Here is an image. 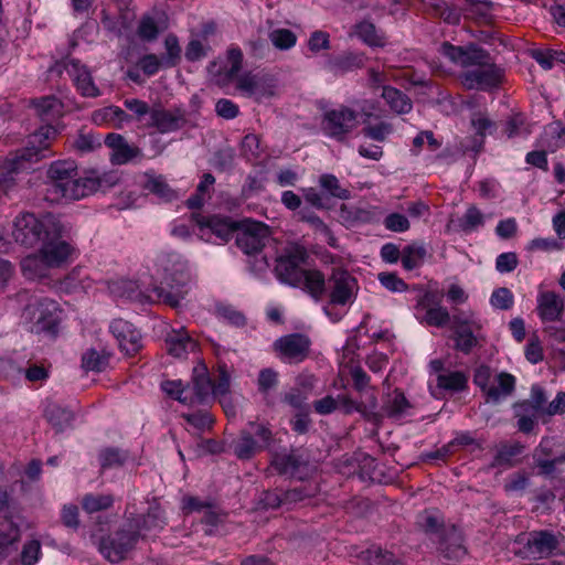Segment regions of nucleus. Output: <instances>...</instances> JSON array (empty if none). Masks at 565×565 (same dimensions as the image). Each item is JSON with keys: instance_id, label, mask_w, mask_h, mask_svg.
Wrapping results in <instances>:
<instances>
[{"instance_id": "obj_1", "label": "nucleus", "mask_w": 565, "mask_h": 565, "mask_svg": "<svg viewBox=\"0 0 565 565\" xmlns=\"http://www.w3.org/2000/svg\"><path fill=\"white\" fill-rule=\"evenodd\" d=\"M243 66V52L238 47H230L226 52V64L220 66L216 61L210 63L207 71L214 83L224 87L236 79V88L257 103L277 95V81L269 74L246 72L238 75Z\"/></svg>"}, {"instance_id": "obj_2", "label": "nucleus", "mask_w": 565, "mask_h": 565, "mask_svg": "<svg viewBox=\"0 0 565 565\" xmlns=\"http://www.w3.org/2000/svg\"><path fill=\"white\" fill-rule=\"evenodd\" d=\"M96 170L85 171L82 175L75 160L53 161L46 170V193L52 200L75 201L96 192L104 182Z\"/></svg>"}, {"instance_id": "obj_3", "label": "nucleus", "mask_w": 565, "mask_h": 565, "mask_svg": "<svg viewBox=\"0 0 565 565\" xmlns=\"http://www.w3.org/2000/svg\"><path fill=\"white\" fill-rule=\"evenodd\" d=\"M78 250L74 244L62 238V232L50 235L42 242L41 247L21 263V271L29 280L49 277L51 269H58L74 262Z\"/></svg>"}, {"instance_id": "obj_4", "label": "nucleus", "mask_w": 565, "mask_h": 565, "mask_svg": "<svg viewBox=\"0 0 565 565\" xmlns=\"http://www.w3.org/2000/svg\"><path fill=\"white\" fill-rule=\"evenodd\" d=\"M63 231L61 223L51 215L38 217L32 213L18 215L13 223L12 237L25 247L42 243L45 237Z\"/></svg>"}, {"instance_id": "obj_5", "label": "nucleus", "mask_w": 565, "mask_h": 565, "mask_svg": "<svg viewBox=\"0 0 565 565\" xmlns=\"http://www.w3.org/2000/svg\"><path fill=\"white\" fill-rule=\"evenodd\" d=\"M162 390L171 397L184 404H204L209 402L211 382L207 369L199 364L193 370L192 384L184 386L181 381H164Z\"/></svg>"}, {"instance_id": "obj_6", "label": "nucleus", "mask_w": 565, "mask_h": 565, "mask_svg": "<svg viewBox=\"0 0 565 565\" xmlns=\"http://www.w3.org/2000/svg\"><path fill=\"white\" fill-rule=\"evenodd\" d=\"M360 113L345 105L328 108L323 111L320 120L322 132L338 141H343L353 130L359 127Z\"/></svg>"}, {"instance_id": "obj_7", "label": "nucleus", "mask_w": 565, "mask_h": 565, "mask_svg": "<svg viewBox=\"0 0 565 565\" xmlns=\"http://www.w3.org/2000/svg\"><path fill=\"white\" fill-rule=\"evenodd\" d=\"M57 303L49 298H32L22 311L21 319L31 332L51 331L56 326Z\"/></svg>"}, {"instance_id": "obj_8", "label": "nucleus", "mask_w": 565, "mask_h": 565, "mask_svg": "<svg viewBox=\"0 0 565 565\" xmlns=\"http://www.w3.org/2000/svg\"><path fill=\"white\" fill-rule=\"evenodd\" d=\"M308 258L307 249L298 244L288 245L276 259L277 278L292 287H300V278L306 269L301 265Z\"/></svg>"}, {"instance_id": "obj_9", "label": "nucleus", "mask_w": 565, "mask_h": 565, "mask_svg": "<svg viewBox=\"0 0 565 565\" xmlns=\"http://www.w3.org/2000/svg\"><path fill=\"white\" fill-rule=\"evenodd\" d=\"M459 78L467 89L488 90L500 84L502 73L494 64L490 63L489 55L483 50V58L480 63L471 64L460 74Z\"/></svg>"}, {"instance_id": "obj_10", "label": "nucleus", "mask_w": 565, "mask_h": 565, "mask_svg": "<svg viewBox=\"0 0 565 565\" xmlns=\"http://www.w3.org/2000/svg\"><path fill=\"white\" fill-rule=\"evenodd\" d=\"M443 297L440 290H427L418 297L415 308L422 323L441 328L450 321L447 308L441 306Z\"/></svg>"}, {"instance_id": "obj_11", "label": "nucleus", "mask_w": 565, "mask_h": 565, "mask_svg": "<svg viewBox=\"0 0 565 565\" xmlns=\"http://www.w3.org/2000/svg\"><path fill=\"white\" fill-rule=\"evenodd\" d=\"M273 349L276 355L285 363L298 364L309 358L311 340L302 333H291L278 338Z\"/></svg>"}, {"instance_id": "obj_12", "label": "nucleus", "mask_w": 565, "mask_h": 565, "mask_svg": "<svg viewBox=\"0 0 565 565\" xmlns=\"http://www.w3.org/2000/svg\"><path fill=\"white\" fill-rule=\"evenodd\" d=\"M269 235V227L264 223L244 221L238 224L235 243L244 254L254 255L264 248Z\"/></svg>"}, {"instance_id": "obj_13", "label": "nucleus", "mask_w": 565, "mask_h": 565, "mask_svg": "<svg viewBox=\"0 0 565 565\" xmlns=\"http://www.w3.org/2000/svg\"><path fill=\"white\" fill-rule=\"evenodd\" d=\"M138 539L139 535L136 531H116L100 541L99 552L109 562L119 563L128 557Z\"/></svg>"}, {"instance_id": "obj_14", "label": "nucleus", "mask_w": 565, "mask_h": 565, "mask_svg": "<svg viewBox=\"0 0 565 565\" xmlns=\"http://www.w3.org/2000/svg\"><path fill=\"white\" fill-rule=\"evenodd\" d=\"M57 137L58 130L54 126H41L29 137V146L15 154L17 159L23 163L40 160L45 157L42 152L50 149Z\"/></svg>"}, {"instance_id": "obj_15", "label": "nucleus", "mask_w": 565, "mask_h": 565, "mask_svg": "<svg viewBox=\"0 0 565 565\" xmlns=\"http://www.w3.org/2000/svg\"><path fill=\"white\" fill-rule=\"evenodd\" d=\"M332 290L330 300L335 305H347L352 301L358 290L356 279L342 268H333L330 276Z\"/></svg>"}, {"instance_id": "obj_16", "label": "nucleus", "mask_w": 565, "mask_h": 565, "mask_svg": "<svg viewBox=\"0 0 565 565\" xmlns=\"http://www.w3.org/2000/svg\"><path fill=\"white\" fill-rule=\"evenodd\" d=\"M104 142L110 149L109 160L115 166H122L142 157L141 149L135 143H129L120 134H107Z\"/></svg>"}, {"instance_id": "obj_17", "label": "nucleus", "mask_w": 565, "mask_h": 565, "mask_svg": "<svg viewBox=\"0 0 565 565\" xmlns=\"http://www.w3.org/2000/svg\"><path fill=\"white\" fill-rule=\"evenodd\" d=\"M109 330L125 354L135 355L141 349L140 332L129 321L114 319L110 322Z\"/></svg>"}, {"instance_id": "obj_18", "label": "nucleus", "mask_w": 565, "mask_h": 565, "mask_svg": "<svg viewBox=\"0 0 565 565\" xmlns=\"http://www.w3.org/2000/svg\"><path fill=\"white\" fill-rule=\"evenodd\" d=\"M175 284H171L169 280L161 281L160 285L153 286L149 290L148 297L151 301L158 303H164L172 308L179 306L180 301L188 294L185 287V280L183 275H180L178 279H174Z\"/></svg>"}, {"instance_id": "obj_19", "label": "nucleus", "mask_w": 565, "mask_h": 565, "mask_svg": "<svg viewBox=\"0 0 565 565\" xmlns=\"http://www.w3.org/2000/svg\"><path fill=\"white\" fill-rule=\"evenodd\" d=\"M64 68L72 77L77 90L85 97H97L100 92L95 85L90 72L77 60H68Z\"/></svg>"}, {"instance_id": "obj_20", "label": "nucleus", "mask_w": 565, "mask_h": 565, "mask_svg": "<svg viewBox=\"0 0 565 565\" xmlns=\"http://www.w3.org/2000/svg\"><path fill=\"white\" fill-rule=\"evenodd\" d=\"M440 52L450 62L465 68V71L469 68L471 64L480 63L481 58H483V50L475 45L456 46L449 42H444Z\"/></svg>"}, {"instance_id": "obj_21", "label": "nucleus", "mask_w": 565, "mask_h": 565, "mask_svg": "<svg viewBox=\"0 0 565 565\" xmlns=\"http://www.w3.org/2000/svg\"><path fill=\"white\" fill-rule=\"evenodd\" d=\"M558 544V537L554 533L546 530L532 531L529 533L525 548L534 558H542L552 555Z\"/></svg>"}, {"instance_id": "obj_22", "label": "nucleus", "mask_w": 565, "mask_h": 565, "mask_svg": "<svg viewBox=\"0 0 565 565\" xmlns=\"http://www.w3.org/2000/svg\"><path fill=\"white\" fill-rule=\"evenodd\" d=\"M536 311L543 322H554L562 318L564 300L554 291L540 290Z\"/></svg>"}, {"instance_id": "obj_23", "label": "nucleus", "mask_w": 565, "mask_h": 565, "mask_svg": "<svg viewBox=\"0 0 565 565\" xmlns=\"http://www.w3.org/2000/svg\"><path fill=\"white\" fill-rule=\"evenodd\" d=\"M151 126L161 134L175 131L182 128L186 121L184 110L173 109H152L150 113Z\"/></svg>"}, {"instance_id": "obj_24", "label": "nucleus", "mask_w": 565, "mask_h": 565, "mask_svg": "<svg viewBox=\"0 0 565 565\" xmlns=\"http://www.w3.org/2000/svg\"><path fill=\"white\" fill-rule=\"evenodd\" d=\"M169 354L175 358H185L189 353L196 352L199 343L184 327L172 330L166 339Z\"/></svg>"}, {"instance_id": "obj_25", "label": "nucleus", "mask_w": 565, "mask_h": 565, "mask_svg": "<svg viewBox=\"0 0 565 565\" xmlns=\"http://www.w3.org/2000/svg\"><path fill=\"white\" fill-rule=\"evenodd\" d=\"M195 220L201 228H209L216 237L223 242H228L234 234L236 235V231L239 224L228 217L218 216L205 217L198 215Z\"/></svg>"}, {"instance_id": "obj_26", "label": "nucleus", "mask_w": 565, "mask_h": 565, "mask_svg": "<svg viewBox=\"0 0 565 565\" xmlns=\"http://www.w3.org/2000/svg\"><path fill=\"white\" fill-rule=\"evenodd\" d=\"M471 127L475 129L477 137L472 140L471 147L462 145V151L466 153L468 151H473L476 153L480 152L484 137L487 134H491L495 129V124L490 119L488 114L483 111H476L471 115Z\"/></svg>"}, {"instance_id": "obj_27", "label": "nucleus", "mask_w": 565, "mask_h": 565, "mask_svg": "<svg viewBox=\"0 0 565 565\" xmlns=\"http://www.w3.org/2000/svg\"><path fill=\"white\" fill-rule=\"evenodd\" d=\"M516 380L508 372H500L494 375L491 388L487 397V402L498 403L499 401L510 396L515 388Z\"/></svg>"}, {"instance_id": "obj_28", "label": "nucleus", "mask_w": 565, "mask_h": 565, "mask_svg": "<svg viewBox=\"0 0 565 565\" xmlns=\"http://www.w3.org/2000/svg\"><path fill=\"white\" fill-rule=\"evenodd\" d=\"M315 300H320L326 292V277L318 269H306L300 278V287Z\"/></svg>"}, {"instance_id": "obj_29", "label": "nucleus", "mask_w": 565, "mask_h": 565, "mask_svg": "<svg viewBox=\"0 0 565 565\" xmlns=\"http://www.w3.org/2000/svg\"><path fill=\"white\" fill-rule=\"evenodd\" d=\"M352 34L369 46L383 47L386 45L385 34L367 20L354 24Z\"/></svg>"}, {"instance_id": "obj_30", "label": "nucleus", "mask_w": 565, "mask_h": 565, "mask_svg": "<svg viewBox=\"0 0 565 565\" xmlns=\"http://www.w3.org/2000/svg\"><path fill=\"white\" fill-rule=\"evenodd\" d=\"M92 119L97 125H107L120 129L130 120V117L121 108L108 106L95 110L92 115Z\"/></svg>"}, {"instance_id": "obj_31", "label": "nucleus", "mask_w": 565, "mask_h": 565, "mask_svg": "<svg viewBox=\"0 0 565 565\" xmlns=\"http://www.w3.org/2000/svg\"><path fill=\"white\" fill-rule=\"evenodd\" d=\"M21 539V532L13 522L0 525V562L9 557L15 551V544Z\"/></svg>"}, {"instance_id": "obj_32", "label": "nucleus", "mask_w": 565, "mask_h": 565, "mask_svg": "<svg viewBox=\"0 0 565 565\" xmlns=\"http://www.w3.org/2000/svg\"><path fill=\"white\" fill-rule=\"evenodd\" d=\"M143 189L156 194L163 201H172L177 198L174 190L170 188L166 179L161 174H156L151 171L145 172Z\"/></svg>"}, {"instance_id": "obj_33", "label": "nucleus", "mask_w": 565, "mask_h": 565, "mask_svg": "<svg viewBox=\"0 0 565 565\" xmlns=\"http://www.w3.org/2000/svg\"><path fill=\"white\" fill-rule=\"evenodd\" d=\"M264 449V445H260L252 436V431L243 429L239 437L234 443V454L239 459H250L256 454Z\"/></svg>"}, {"instance_id": "obj_34", "label": "nucleus", "mask_w": 565, "mask_h": 565, "mask_svg": "<svg viewBox=\"0 0 565 565\" xmlns=\"http://www.w3.org/2000/svg\"><path fill=\"white\" fill-rule=\"evenodd\" d=\"M166 29L167 25L162 18L145 14L139 20L137 34L141 40L150 42L156 40L159 33Z\"/></svg>"}, {"instance_id": "obj_35", "label": "nucleus", "mask_w": 565, "mask_h": 565, "mask_svg": "<svg viewBox=\"0 0 565 565\" xmlns=\"http://www.w3.org/2000/svg\"><path fill=\"white\" fill-rule=\"evenodd\" d=\"M339 405L342 406L344 414H352L353 412H358L365 417H370L373 415L375 408L377 407V398L373 393L367 403L355 402L348 395H339L338 396Z\"/></svg>"}, {"instance_id": "obj_36", "label": "nucleus", "mask_w": 565, "mask_h": 565, "mask_svg": "<svg viewBox=\"0 0 565 565\" xmlns=\"http://www.w3.org/2000/svg\"><path fill=\"white\" fill-rule=\"evenodd\" d=\"M411 408V404L403 394L396 390L392 395H388L383 405L384 414L390 418H401Z\"/></svg>"}, {"instance_id": "obj_37", "label": "nucleus", "mask_w": 565, "mask_h": 565, "mask_svg": "<svg viewBox=\"0 0 565 565\" xmlns=\"http://www.w3.org/2000/svg\"><path fill=\"white\" fill-rule=\"evenodd\" d=\"M38 115L43 121L55 120L63 115V104L54 96H46L35 103Z\"/></svg>"}, {"instance_id": "obj_38", "label": "nucleus", "mask_w": 565, "mask_h": 565, "mask_svg": "<svg viewBox=\"0 0 565 565\" xmlns=\"http://www.w3.org/2000/svg\"><path fill=\"white\" fill-rule=\"evenodd\" d=\"M391 109L397 114H406L412 109V102L406 94L392 86H385L382 92Z\"/></svg>"}, {"instance_id": "obj_39", "label": "nucleus", "mask_w": 565, "mask_h": 565, "mask_svg": "<svg viewBox=\"0 0 565 565\" xmlns=\"http://www.w3.org/2000/svg\"><path fill=\"white\" fill-rule=\"evenodd\" d=\"M437 387L449 392L466 390L468 376L462 371H447L437 376Z\"/></svg>"}, {"instance_id": "obj_40", "label": "nucleus", "mask_w": 565, "mask_h": 565, "mask_svg": "<svg viewBox=\"0 0 565 565\" xmlns=\"http://www.w3.org/2000/svg\"><path fill=\"white\" fill-rule=\"evenodd\" d=\"M210 50L205 34H192L185 46L184 56L189 62H198L206 57Z\"/></svg>"}, {"instance_id": "obj_41", "label": "nucleus", "mask_w": 565, "mask_h": 565, "mask_svg": "<svg viewBox=\"0 0 565 565\" xmlns=\"http://www.w3.org/2000/svg\"><path fill=\"white\" fill-rule=\"evenodd\" d=\"M546 403L545 393L542 387L535 385L531 388L530 398L523 401L516 405V409H521L524 413L532 412L534 415L544 417L543 411Z\"/></svg>"}, {"instance_id": "obj_42", "label": "nucleus", "mask_w": 565, "mask_h": 565, "mask_svg": "<svg viewBox=\"0 0 565 565\" xmlns=\"http://www.w3.org/2000/svg\"><path fill=\"white\" fill-rule=\"evenodd\" d=\"M427 250L423 245L419 244H411L403 248L402 250V265L406 270L415 269L425 260Z\"/></svg>"}, {"instance_id": "obj_43", "label": "nucleus", "mask_w": 565, "mask_h": 565, "mask_svg": "<svg viewBox=\"0 0 565 565\" xmlns=\"http://www.w3.org/2000/svg\"><path fill=\"white\" fill-rule=\"evenodd\" d=\"M114 497L111 494L87 493L83 497L81 504L85 512L92 514L108 510L113 507Z\"/></svg>"}, {"instance_id": "obj_44", "label": "nucleus", "mask_w": 565, "mask_h": 565, "mask_svg": "<svg viewBox=\"0 0 565 565\" xmlns=\"http://www.w3.org/2000/svg\"><path fill=\"white\" fill-rule=\"evenodd\" d=\"M181 417L189 424L194 433H203L212 428L214 424L213 416L206 411L201 409L193 413H184Z\"/></svg>"}, {"instance_id": "obj_45", "label": "nucleus", "mask_w": 565, "mask_h": 565, "mask_svg": "<svg viewBox=\"0 0 565 565\" xmlns=\"http://www.w3.org/2000/svg\"><path fill=\"white\" fill-rule=\"evenodd\" d=\"M211 391L209 401L213 396L225 397L230 391L231 374L226 364H220L217 366V374L214 380H211Z\"/></svg>"}, {"instance_id": "obj_46", "label": "nucleus", "mask_w": 565, "mask_h": 565, "mask_svg": "<svg viewBox=\"0 0 565 565\" xmlns=\"http://www.w3.org/2000/svg\"><path fill=\"white\" fill-rule=\"evenodd\" d=\"M110 353L98 352L94 349L87 350L82 358V365L88 371L100 372L108 365Z\"/></svg>"}, {"instance_id": "obj_47", "label": "nucleus", "mask_w": 565, "mask_h": 565, "mask_svg": "<svg viewBox=\"0 0 565 565\" xmlns=\"http://www.w3.org/2000/svg\"><path fill=\"white\" fill-rule=\"evenodd\" d=\"M23 168V162L14 157L8 160L7 171L0 172V198L15 185L14 174Z\"/></svg>"}, {"instance_id": "obj_48", "label": "nucleus", "mask_w": 565, "mask_h": 565, "mask_svg": "<svg viewBox=\"0 0 565 565\" xmlns=\"http://www.w3.org/2000/svg\"><path fill=\"white\" fill-rule=\"evenodd\" d=\"M166 56L163 57V66L175 67L181 62V46L175 34L170 33L164 39Z\"/></svg>"}, {"instance_id": "obj_49", "label": "nucleus", "mask_w": 565, "mask_h": 565, "mask_svg": "<svg viewBox=\"0 0 565 565\" xmlns=\"http://www.w3.org/2000/svg\"><path fill=\"white\" fill-rule=\"evenodd\" d=\"M366 561L370 565H404L401 557L394 553L382 550L380 547H373L366 551Z\"/></svg>"}, {"instance_id": "obj_50", "label": "nucleus", "mask_w": 565, "mask_h": 565, "mask_svg": "<svg viewBox=\"0 0 565 565\" xmlns=\"http://www.w3.org/2000/svg\"><path fill=\"white\" fill-rule=\"evenodd\" d=\"M475 439L469 433H460L441 449H438L435 452L427 455V457L429 459H445L455 451L456 447L468 446L472 445Z\"/></svg>"}, {"instance_id": "obj_51", "label": "nucleus", "mask_w": 565, "mask_h": 565, "mask_svg": "<svg viewBox=\"0 0 565 565\" xmlns=\"http://www.w3.org/2000/svg\"><path fill=\"white\" fill-rule=\"evenodd\" d=\"M481 328H470L455 331V349L468 354L472 351V349L478 344L477 337L475 332L479 331Z\"/></svg>"}, {"instance_id": "obj_52", "label": "nucleus", "mask_w": 565, "mask_h": 565, "mask_svg": "<svg viewBox=\"0 0 565 565\" xmlns=\"http://www.w3.org/2000/svg\"><path fill=\"white\" fill-rule=\"evenodd\" d=\"M215 183V178L211 173H205L196 186V193L188 199L190 209H200L204 203L205 194H209Z\"/></svg>"}, {"instance_id": "obj_53", "label": "nucleus", "mask_w": 565, "mask_h": 565, "mask_svg": "<svg viewBox=\"0 0 565 565\" xmlns=\"http://www.w3.org/2000/svg\"><path fill=\"white\" fill-rule=\"evenodd\" d=\"M319 184L322 190L333 198L341 200L349 198V191L341 186L338 178L333 174L326 173L320 175Z\"/></svg>"}, {"instance_id": "obj_54", "label": "nucleus", "mask_w": 565, "mask_h": 565, "mask_svg": "<svg viewBox=\"0 0 565 565\" xmlns=\"http://www.w3.org/2000/svg\"><path fill=\"white\" fill-rule=\"evenodd\" d=\"M271 466L281 475H295L299 460L294 455L276 454L273 457Z\"/></svg>"}, {"instance_id": "obj_55", "label": "nucleus", "mask_w": 565, "mask_h": 565, "mask_svg": "<svg viewBox=\"0 0 565 565\" xmlns=\"http://www.w3.org/2000/svg\"><path fill=\"white\" fill-rule=\"evenodd\" d=\"M273 45L279 50H289L297 42L296 34L288 29H276L269 33Z\"/></svg>"}, {"instance_id": "obj_56", "label": "nucleus", "mask_w": 565, "mask_h": 565, "mask_svg": "<svg viewBox=\"0 0 565 565\" xmlns=\"http://www.w3.org/2000/svg\"><path fill=\"white\" fill-rule=\"evenodd\" d=\"M484 223V217L481 211L471 205L467 209L466 213L460 220V227L463 232L469 233L477 230L479 226H482Z\"/></svg>"}, {"instance_id": "obj_57", "label": "nucleus", "mask_w": 565, "mask_h": 565, "mask_svg": "<svg viewBox=\"0 0 565 565\" xmlns=\"http://www.w3.org/2000/svg\"><path fill=\"white\" fill-rule=\"evenodd\" d=\"M542 455L550 456L548 443L546 440H543L535 451L536 463L542 469V471L545 473L553 471L556 463L565 461V457L555 458L553 460H547V459H543Z\"/></svg>"}, {"instance_id": "obj_58", "label": "nucleus", "mask_w": 565, "mask_h": 565, "mask_svg": "<svg viewBox=\"0 0 565 565\" xmlns=\"http://www.w3.org/2000/svg\"><path fill=\"white\" fill-rule=\"evenodd\" d=\"M41 555V543L38 540L26 542L21 551V565H35Z\"/></svg>"}, {"instance_id": "obj_59", "label": "nucleus", "mask_w": 565, "mask_h": 565, "mask_svg": "<svg viewBox=\"0 0 565 565\" xmlns=\"http://www.w3.org/2000/svg\"><path fill=\"white\" fill-rule=\"evenodd\" d=\"M493 379L494 375L492 374L491 369L487 365H480L475 371L473 383L480 387L486 398L488 397Z\"/></svg>"}, {"instance_id": "obj_60", "label": "nucleus", "mask_w": 565, "mask_h": 565, "mask_svg": "<svg viewBox=\"0 0 565 565\" xmlns=\"http://www.w3.org/2000/svg\"><path fill=\"white\" fill-rule=\"evenodd\" d=\"M490 302L497 309L508 310L513 306L514 297L509 288L501 287L492 292Z\"/></svg>"}, {"instance_id": "obj_61", "label": "nucleus", "mask_w": 565, "mask_h": 565, "mask_svg": "<svg viewBox=\"0 0 565 565\" xmlns=\"http://www.w3.org/2000/svg\"><path fill=\"white\" fill-rule=\"evenodd\" d=\"M392 131V125L384 121L379 122L376 125H367L362 130L365 137L380 142L385 141Z\"/></svg>"}, {"instance_id": "obj_62", "label": "nucleus", "mask_w": 565, "mask_h": 565, "mask_svg": "<svg viewBox=\"0 0 565 565\" xmlns=\"http://www.w3.org/2000/svg\"><path fill=\"white\" fill-rule=\"evenodd\" d=\"M377 279L382 286L393 292H403L408 289V285L395 273H380Z\"/></svg>"}, {"instance_id": "obj_63", "label": "nucleus", "mask_w": 565, "mask_h": 565, "mask_svg": "<svg viewBox=\"0 0 565 565\" xmlns=\"http://www.w3.org/2000/svg\"><path fill=\"white\" fill-rule=\"evenodd\" d=\"M386 230L396 233H403L409 230L411 223L408 218L401 213H391L384 218Z\"/></svg>"}, {"instance_id": "obj_64", "label": "nucleus", "mask_w": 565, "mask_h": 565, "mask_svg": "<svg viewBox=\"0 0 565 565\" xmlns=\"http://www.w3.org/2000/svg\"><path fill=\"white\" fill-rule=\"evenodd\" d=\"M242 152L248 159H256L260 156V139L255 134H248L243 138Z\"/></svg>"}]
</instances>
